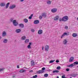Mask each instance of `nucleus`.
I'll list each match as a JSON object with an SVG mask.
<instances>
[{"label": "nucleus", "instance_id": "nucleus-1", "mask_svg": "<svg viewBox=\"0 0 78 78\" xmlns=\"http://www.w3.org/2000/svg\"><path fill=\"white\" fill-rule=\"evenodd\" d=\"M16 8V5L15 4H12L9 6L10 9H13Z\"/></svg>", "mask_w": 78, "mask_h": 78}, {"label": "nucleus", "instance_id": "nucleus-2", "mask_svg": "<svg viewBox=\"0 0 78 78\" xmlns=\"http://www.w3.org/2000/svg\"><path fill=\"white\" fill-rule=\"evenodd\" d=\"M69 20V17L67 16H65L63 17V22H66Z\"/></svg>", "mask_w": 78, "mask_h": 78}, {"label": "nucleus", "instance_id": "nucleus-3", "mask_svg": "<svg viewBox=\"0 0 78 78\" xmlns=\"http://www.w3.org/2000/svg\"><path fill=\"white\" fill-rule=\"evenodd\" d=\"M13 23L14 26H16L18 25V23L16 22V20H13Z\"/></svg>", "mask_w": 78, "mask_h": 78}, {"label": "nucleus", "instance_id": "nucleus-4", "mask_svg": "<svg viewBox=\"0 0 78 78\" xmlns=\"http://www.w3.org/2000/svg\"><path fill=\"white\" fill-rule=\"evenodd\" d=\"M68 41L66 39H64L63 41V44L64 45H67Z\"/></svg>", "mask_w": 78, "mask_h": 78}, {"label": "nucleus", "instance_id": "nucleus-5", "mask_svg": "<svg viewBox=\"0 0 78 78\" xmlns=\"http://www.w3.org/2000/svg\"><path fill=\"white\" fill-rule=\"evenodd\" d=\"M44 71L43 70H40L37 72V73L38 74H40L41 73H43L44 72Z\"/></svg>", "mask_w": 78, "mask_h": 78}, {"label": "nucleus", "instance_id": "nucleus-6", "mask_svg": "<svg viewBox=\"0 0 78 78\" xmlns=\"http://www.w3.org/2000/svg\"><path fill=\"white\" fill-rule=\"evenodd\" d=\"M2 37H5V36H6V32L5 31L2 32Z\"/></svg>", "mask_w": 78, "mask_h": 78}, {"label": "nucleus", "instance_id": "nucleus-7", "mask_svg": "<svg viewBox=\"0 0 78 78\" xmlns=\"http://www.w3.org/2000/svg\"><path fill=\"white\" fill-rule=\"evenodd\" d=\"M15 32L17 33H20L21 32V29H18L15 30Z\"/></svg>", "mask_w": 78, "mask_h": 78}, {"label": "nucleus", "instance_id": "nucleus-8", "mask_svg": "<svg viewBox=\"0 0 78 78\" xmlns=\"http://www.w3.org/2000/svg\"><path fill=\"white\" fill-rule=\"evenodd\" d=\"M67 33H66V32L64 33L61 36V39H62L64 37V36H67Z\"/></svg>", "mask_w": 78, "mask_h": 78}, {"label": "nucleus", "instance_id": "nucleus-9", "mask_svg": "<svg viewBox=\"0 0 78 78\" xmlns=\"http://www.w3.org/2000/svg\"><path fill=\"white\" fill-rule=\"evenodd\" d=\"M56 11H57V9H53L51 10V12H53V13L56 12Z\"/></svg>", "mask_w": 78, "mask_h": 78}, {"label": "nucleus", "instance_id": "nucleus-10", "mask_svg": "<svg viewBox=\"0 0 78 78\" xmlns=\"http://www.w3.org/2000/svg\"><path fill=\"white\" fill-rule=\"evenodd\" d=\"M72 36L73 37H76L78 36V34L76 33H73V34Z\"/></svg>", "mask_w": 78, "mask_h": 78}, {"label": "nucleus", "instance_id": "nucleus-11", "mask_svg": "<svg viewBox=\"0 0 78 78\" xmlns=\"http://www.w3.org/2000/svg\"><path fill=\"white\" fill-rule=\"evenodd\" d=\"M49 48V46L48 45H46L45 46V50L46 51H48V49Z\"/></svg>", "mask_w": 78, "mask_h": 78}, {"label": "nucleus", "instance_id": "nucleus-12", "mask_svg": "<svg viewBox=\"0 0 78 78\" xmlns=\"http://www.w3.org/2000/svg\"><path fill=\"white\" fill-rule=\"evenodd\" d=\"M42 30H40L38 31V34H42Z\"/></svg>", "mask_w": 78, "mask_h": 78}, {"label": "nucleus", "instance_id": "nucleus-13", "mask_svg": "<svg viewBox=\"0 0 78 78\" xmlns=\"http://www.w3.org/2000/svg\"><path fill=\"white\" fill-rule=\"evenodd\" d=\"M59 18V17L58 16H56L54 18V20H58V19Z\"/></svg>", "mask_w": 78, "mask_h": 78}, {"label": "nucleus", "instance_id": "nucleus-14", "mask_svg": "<svg viewBox=\"0 0 78 78\" xmlns=\"http://www.w3.org/2000/svg\"><path fill=\"white\" fill-rule=\"evenodd\" d=\"M3 42L4 44H6L8 42V39H5L3 40Z\"/></svg>", "mask_w": 78, "mask_h": 78}, {"label": "nucleus", "instance_id": "nucleus-15", "mask_svg": "<svg viewBox=\"0 0 78 78\" xmlns=\"http://www.w3.org/2000/svg\"><path fill=\"white\" fill-rule=\"evenodd\" d=\"M39 23V20H35L34 22V24H38Z\"/></svg>", "mask_w": 78, "mask_h": 78}, {"label": "nucleus", "instance_id": "nucleus-16", "mask_svg": "<svg viewBox=\"0 0 78 78\" xmlns=\"http://www.w3.org/2000/svg\"><path fill=\"white\" fill-rule=\"evenodd\" d=\"M6 4L5 2H2L0 4V6H5Z\"/></svg>", "mask_w": 78, "mask_h": 78}, {"label": "nucleus", "instance_id": "nucleus-17", "mask_svg": "<svg viewBox=\"0 0 78 78\" xmlns=\"http://www.w3.org/2000/svg\"><path fill=\"white\" fill-rule=\"evenodd\" d=\"M9 5H10V2H8L6 4L5 6V8H6V9H7V8H8V7H9Z\"/></svg>", "mask_w": 78, "mask_h": 78}, {"label": "nucleus", "instance_id": "nucleus-18", "mask_svg": "<svg viewBox=\"0 0 78 78\" xmlns=\"http://www.w3.org/2000/svg\"><path fill=\"white\" fill-rule=\"evenodd\" d=\"M21 40L22 41H24L25 39H26V36H23L21 38Z\"/></svg>", "mask_w": 78, "mask_h": 78}, {"label": "nucleus", "instance_id": "nucleus-19", "mask_svg": "<svg viewBox=\"0 0 78 78\" xmlns=\"http://www.w3.org/2000/svg\"><path fill=\"white\" fill-rule=\"evenodd\" d=\"M42 16L43 17H47V14L45 13H43L42 14Z\"/></svg>", "mask_w": 78, "mask_h": 78}, {"label": "nucleus", "instance_id": "nucleus-20", "mask_svg": "<svg viewBox=\"0 0 78 78\" xmlns=\"http://www.w3.org/2000/svg\"><path fill=\"white\" fill-rule=\"evenodd\" d=\"M26 72V70L23 69H21L19 71L20 73H23L24 72Z\"/></svg>", "mask_w": 78, "mask_h": 78}, {"label": "nucleus", "instance_id": "nucleus-21", "mask_svg": "<svg viewBox=\"0 0 78 78\" xmlns=\"http://www.w3.org/2000/svg\"><path fill=\"white\" fill-rule=\"evenodd\" d=\"M31 43L30 42L29 44V45L27 46V48H29V49H30L31 48Z\"/></svg>", "mask_w": 78, "mask_h": 78}, {"label": "nucleus", "instance_id": "nucleus-22", "mask_svg": "<svg viewBox=\"0 0 78 78\" xmlns=\"http://www.w3.org/2000/svg\"><path fill=\"white\" fill-rule=\"evenodd\" d=\"M73 59L74 58L73 57H71L69 60V62H72L73 60Z\"/></svg>", "mask_w": 78, "mask_h": 78}, {"label": "nucleus", "instance_id": "nucleus-23", "mask_svg": "<svg viewBox=\"0 0 78 78\" xmlns=\"http://www.w3.org/2000/svg\"><path fill=\"white\" fill-rule=\"evenodd\" d=\"M47 3L48 5H50L51 3V2L50 0H48L47 1Z\"/></svg>", "mask_w": 78, "mask_h": 78}, {"label": "nucleus", "instance_id": "nucleus-24", "mask_svg": "<svg viewBox=\"0 0 78 78\" xmlns=\"http://www.w3.org/2000/svg\"><path fill=\"white\" fill-rule=\"evenodd\" d=\"M19 26L21 28H23L24 27V25L22 24H19Z\"/></svg>", "mask_w": 78, "mask_h": 78}, {"label": "nucleus", "instance_id": "nucleus-25", "mask_svg": "<svg viewBox=\"0 0 78 78\" xmlns=\"http://www.w3.org/2000/svg\"><path fill=\"white\" fill-rule=\"evenodd\" d=\"M31 66H34V61H31Z\"/></svg>", "mask_w": 78, "mask_h": 78}, {"label": "nucleus", "instance_id": "nucleus-26", "mask_svg": "<svg viewBox=\"0 0 78 78\" xmlns=\"http://www.w3.org/2000/svg\"><path fill=\"white\" fill-rule=\"evenodd\" d=\"M77 75L76 74H73L71 75V76H73V77H75Z\"/></svg>", "mask_w": 78, "mask_h": 78}, {"label": "nucleus", "instance_id": "nucleus-27", "mask_svg": "<svg viewBox=\"0 0 78 78\" xmlns=\"http://www.w3.org/2000/svg\"><path fill=\"white\" fill-rule=\"evenodd\" d=\"M59 72V71L58 70H55V71H53V73H58Z\"/></svg>", "mask_w": 78, "mask_h": 78}, {"label": "nucleus", "instance_id": "nucleus-28", "mask_svg": "<svg viewBox=\"0 0 78 78\" xmlns=\"http://www.w3.org/2000/svg\"><path fill=\"white\" fill-rule=\"evenodd\" d=\"M28 19H25L24 20V22L25 23H27V22H28Z\"/></svg>", "mask_w": 78, "mask_h": 78}, {"label": "nucleus", "instance_id": "nucleus-29", "mask_svg": "<svg viewBox=\"0 0 78 78\" xmlns=\"http://www.w3.org/2000/svg\"><path fill=\"white\" fill-rule=\"evenodd\" d=\"M29 42V40L26 39L25 40L24 42L25 44H27V43H28V42Z\"/></svg>", "mask_w": 78, "mask_h": 78}, {"label": "nucleus", "instance_id": "nucleus-30", "mask_svg": "<svg viewBox=\"0 0 78 78\" xmlns=\"http://www.w3.org/2000/svg\"><path fill=\"white\" fill-rule=\"evenodd\" d=\"M73 66V64H72L69 65L68 66V67H72Z\"/></svg>", "mask_w": 78, "mask_h": 78}, {"label": "nucleus", "instance_id": "nucleus-31", "mask_svg": "<svg viewBox=\"0 0 78 78\" xmlns=\"http://www.w3.org/2000/svg\"><path fill=\"white\" fill-rule=\"evenodd\" d=\"M48 74H45L44 75V76L45 77H48Z\"/></svg>", "mask_w": 78, "mask_h": 78}, {"label": "nucleus", "instance_id": "nucleus-32", "mask_svg": "<svg viewBox=\"0 0 78 78\" xmlns=\"http://www.w3.org/2000/svg\"><path fill=\"white\" fill-rule=\"evenodd\" d=\"M55 61V60H51L50 61H49V63H53V62H54Z\"/></svg>", "mask_w": 78, "mask_h": 78}, {"label": "nucleus", "instance_id": "nucleus-33", "mask_svg": "<svg viewBox=\"0 0 78 78\" xmlns=\"http://www.w3.org/2000/svg\"><path fill=\"white\" fill-rule=\"evenodd\" d=\"M74 65H75V64L77 65L78 64V62L76 61L73 63Z\"/></svg>", "mask_w": 78, "mask_h": 78}, {"label": "nucleus", "instance_id": "nucleus-34", "mask_svg": "<svg viewBox=\"0 0 78 78\" xmlns=\"http://www.w3.org/2000/svg\"><path fill=\"white\" fill-rule=\"evenodd\" d=\"M59 21H60V22H61V21H63V18H60L59 19Z\"/></svg>", "mask_w": 78, "mask_h": 78}, {"label": "nucleus", "instance_id": "nucleus-35", "mask_svg": "<svg viewBox=\"0 0 78 78\" xmlns=\"http://www.w3.org/2000/svg\"><path fill=\"white\" fill-rule=\"evenodd\" d=\"M14 18H12L10 19V22H12L13 20H14Z\"/></svg>", "mask_w": 78, "mask_h": 78}, {"label": "nucleus", "instance_id": "nucleus-36", "mask_svg": "<svg viewBox=\"0 0 78 78\" xmlns=\"http://www.w3.org/2000/svg\"><path fill=\"white\" fill-rule=\"evenodd\" d=\"M5 69V68H2L0 69V72H2V71H3Z\"/></svg>", "mask_w": 78, "mask_h": 78}, {"label": "nucleus", "instance_id": "nucleus-37", "mask_svg": "<svg viewBox=\"0 0 78 78\" xmlns=\"http://www.w3.org/2000/svg\"><path fill=\"white\" fill-rule=\"evenodd\" d=\"M57 70H60L61 69V67L60 66L57 67Z\"/></svg>", "mask_w": 78, "mask_h": 78}, {"label": "nucleus", "instance_id": "nucleus-38", "mask_svg": "<svg viewBox=\"0 0 78 78\" xmlns=\"http://www.w3.org/2000/svg\"><path fill=\"white\" fill-rule=\"evenodd\" d=\"M35 31V30H34V29H31V31L32 32H33V33Z\"/></svg>", "mask_w": 78, "mask_h": 78}, {"label": "nucleus", "instance_id": "nucleus-39", "mask_svg": "<svg viewBox=\"0 0 78 78\" xmlns=\"http://www.w3.org/2000/svg\"><path fill=\"white\" fill-rule=\"evenodd\" d=\"M37 77V75H35V76H33V78H36Z\"/></svg>", "mask_w": 78, "mask_h": 78}, {"label": "nucleus", "instance_id": "nucleus-40", "mask_svg": "<svg viewBox=\"0 0 78 78\" xmlns=\"http://www.w3.org/2000/svg\"><path fill=\"white\" fill-rule=\"evenodd\" d=\"M68 26H66L65 27V29H66V30H67V29H68Z\"/></svg>", "mask_w": 78, "mask_h": 78}, {"label": "nucleus", "instance_id": "nucleus-41", "mask_svg": "<svg viewBox=\"0 0 78 78\" xmlns=\"http://www.w3.org/2000/svg\"><path fill=\"white\" fill-rule=\"evenodd\" d=\"M42 16H39V19H41L42 18Z\"/></svg>", "mask_w": 78, "mask_h": 78}, {"label": "nucleus", "instance_id": "nucleus-42", "mask_svg": "<svg viewBox=\"0 0 78 78\" xmlns=\"http://www.w3.org/2000/svg\"><path fill=\"white\" fill-rule=\"evenodd\" d=\"M65 75H63L62 76V78H66L65 77Z\"/></svg>", "mask_w": 78, "mask_h": 78}, {"label": "nucleus", "instance_id": "nucleus-43", "mask_svg": "<svg viewBox=\"0 0 78 78\" xmlns=\"http://www.w3.org/2000/svg\"><path fill=\"white\" fill-rule=\"evenodd\" d=\"M45 68L44 67L42 68V70H45Z\"/></svg>", "mask_w": 78, "mask_h": 78}, {"label": "nucleus", "instance_id": "nucleus-44", "mask_svg": "<svg viewBox=\"0 0 78 78\" xmlns=\"http://www.w3.org/2000/svg\"><path fill=\"white\" fill-rule=\"evenodd\" d=\"M69 70H70L69 69H66V71H67V72H68Z\"/></svg>", "mask_w": 78, "mask_h": 78}, {"label": "nucleus", "instance_id": "nucleus-45", "mask_svg": "<svg viewBox=\"0 0 78 78\" xmlns=\"http://www.w3.org/2000/svg\"><path fill=\"white\" fill-rule=\"evenodd\" d=\"M29 19H32V17L30 16V17H29Z\"/></svg>", "mask_w": 78, "mask_h": 78}, {"label": "nucleus", "instance_id": "nucleus-46", "mask_svg": "<svg viewBox=\"0 0 78 78\" xmlns=\"http://www.w3.org/2000/svg\"><path fill=\"white\" fill-rule=\"evenodd\" d=\"M21 2H24V0H20Z\"/></svg>", "mask_w": 78, "mask_h": 78}, {"label": "nucleus", "instance_id": "nucleus-47", "mask_svg": "<svg viewBox=\"0 0 78 78\" xmlns=\"http://www.w3.org/2000/svg\"><path fill=\"white\" fill-rule=\"evenodd\" d=\"M59 62V60H57L56 61V62Z\"/></svg>", "mask_w": 78, "mask_h": 78}, {"label": "nucleus", "instance_id": "nucleus-48", "mask_svg": "<svg viewBox=\"0 0 78 78\" xmlns=\"http://www.w3.org/2000/svg\"><path fill=\"white\" fill-rule=\"evenodd\" d=\"M33 14H31V15H30V17H33Z\"/></svg>", "mask_w": 78, "mask_h": 78}, {"label": "nucleus", "instance_id": "nucleus-49", "mask_svg": "<svg viewBox=\"0 0 78 78\" xmlns=\"http://www.w3.org/2000/svg\"><path fill=\"white\" fill-rule=\"evenodd\" d=\"M33 70H31L30 71V72H33Z\"/></svg>", "mask_w": 78, "mask_h": 78}, {"label": "nucleus", "instance_id": "nucleus-50", "mask_svg": "<svg viewBox=\"0 0 78 78\" xmlns=\"http://www.w3.org/2000/svg\"><path fill=\"white\" fill-rule=\"evenodd\" d=\"M42 50H44V47H42Z\"/></svg>", "mask_w": 78, "mask_h": 78}, {"label": "nucleus", "instance_id": "nucleus-51", "mask_svg": "<svg viewBox=\"0 0 78 78\" xmlns=\"http://www.w3.org/2000/svg\"><path fill=\"white\" fill-rule=\"evenodd\" d=\"M17 68H18V69H19V66H17Z\"/></svg>", "mask_w": 78, "mask_h": 78}, {"label": "nucleus", "instance_id": "nucleus-52", "mask_svg": "<svg viewBox=\"0 0 78 78\" xmlns=\"http://www.w3.org/2000/svg\"><path fill=\"white\" fill-rule=\"evenodd\" d=\"M2 39V37L1 36H0V40Z\"/></svg>", "mask_w": 78, "mask_h": 78}, {"label": "nucleus", "instance_id": "nucleus-53", "mask_svg": "<svg viewBox=\"0 0 78 78\" xmlns=\"http://www.w3.org/2000/svg\"><path fill=\"white\" fill-rule=\"evenodd\" d=\"M15 77V76H12V77L13 78H14Z\"/></svg>", "mask_w": 78, "mask_h": 78}, {"label": "nucleus", "instance_id": "nucleus-54", "mask_svg": "<svg viewBox=\"0 0 78 78\" xmlns=\"http://www.w3.org/2000/svg\"><path fill=\"white\" fill-rule=\"evenodd\" d=\"M57 78H59V77L58 76H57Z\"/></svg>", "mask_w": 78, "mask_h": 78}, {"label": "nucleus", "instance_id": "nucleus-55", "mask_svg": "<svg viewBox=\"0 0 78 78\" xmlns=\"http://www.w3.org/2000/svg\"><path fill=\"white\" fill-rule=\"evenodd\" d=\"M77 67H78V66H77Z\"/></svg>", "mask_w": 78, "mask_h": 78}, {"label": "nucleus", "instance_id": "nucleus-56", "mask_svg": "<svg viewBox=\"0 0 78 78\" xmlns=\"http://www.w3.org/2000/svg\"><path fill=\"white\" fill-rule=\"evenodd\" d=\"M30 78H32V77Z\"/></svg>", "mask_w": 78, "mask_h": 78}]
</instances>
